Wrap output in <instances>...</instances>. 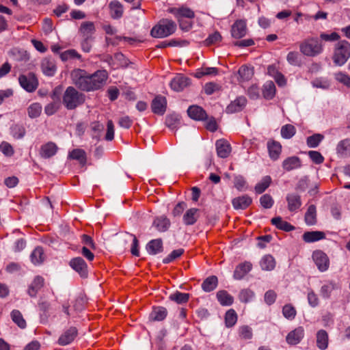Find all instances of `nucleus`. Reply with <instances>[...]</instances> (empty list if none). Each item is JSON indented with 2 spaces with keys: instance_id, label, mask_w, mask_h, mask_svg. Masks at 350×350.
<instances>
[{
  "instance_id": "37998d69",
  "label": "nucleus",
  "mask_w": 350,
  "mask_h": 350,
  "mask_svg": "<svg viewBox=\"0 0 350 350\" xmlns=\"http://www.w3.org/2000/svg\"><path fill=\"white\" fill-rule=\"evenodd\" d=\"M260 265L262 270L271 271L275 267V260L271 255L267 254L262 258Z\"/></svg>"
},
{
  "instance_id": "bb28decb",
  "label": "nucleus",
  "mask_w": 350,
  "mask_h": 350,
  "mask_svg": "<svg viewBox=\"0 0 350 350\" xmlns=\"http://www.w3.org/2000/svg\"><path fill=\"white\" fill-rule=\"evenodd\" d=\"M325 239V234L322 231H307L302 235V239L306 243H313Z\"/></svg>"
},
{
  "instance_id": "f8f14e48",
  "label": "nucleus",
  "mask_w": 350,
  "mask_h": 350,
  "mask_svg": "<svg viewBox=\"0 0 350 350\" xmlns=\"http://www.w3.org/2000/svg\"><path fill=\"white\" fill-rule=\"evenodd\" d=\"M96 28L94 23L92 21H84L81 24L79 29V33L85 40H93V35L95 33Z\"/></svg>"
},
{
  "instance_id": "58836bf2",
  "label": "nucleus",
  "mask_w": 350,
  "mask_h": 350,
  "mask_svg": "<svg viewBox=\"0 0 350 350\" xmlns=\"http://www.w3.org/2000/svg\"><path fill=\"white\" fill-rule=\"evenodd\" d=\"M68 157L72 159L78 161L82 165H84L87 161L86 153L83 149H73L69 152Z\"/></svg>"
},
{
  "instance_id": "79ce46f5",
  "label": "nucleus",
  "mask_w": 350,
  "mask_h": 350,
  "mask_svg": "<svg viewBox=\"0 0 350 350\" xmlns=\"http://www.w3.org/2000/svg\"><path fill=\"white\" fill-rule=\"evenodd\" d=\"M337 153L342 157L350 155V139L341 140L336 147Z\"/></svg>"
},
{
  "instance_id": "e2e57ef3",
  "label": "nucleus",
  "mask_w": 350,
  "mask_h": 350,
  "mask_svg": "<svg viewBox=\"0 0 350 350\" xmlns=\"http://www.w3.org/2000/svg\"><path fill=\"white\" fill-rule=\"evenodd\" d=\"M260 205L265 208H271L273 204L274 200L269 194H264L260 198Z\"/></svg>"
},
{
  "instance_id": "6e6552de",
  "label": "nucleus",
  "mask_w": 350,
  "mask_h": 350,
  "mask_svg": "<svg viewBox=\"0 0 350 350\" xmlns=\"http://www.w3.org/2000/svg\"><path fill=\"white\" fill-rule=\"evenodd\" d=\"M69 265L77 272L81 277L84 278L88 277V265L81 257L72 258L69 262Z\"/></svg>"
},
{
  "instance_id": "c03bdc74",
  "label": "nucleus",
  "mask_w": 350,
  "mask_h": 350,
  "mask_svg": "<svg viewBox=\"0 0 350 350\" xmlns=\"http://www.w3.org/2000/svg\"><path fill=\"white\" fill-rule=\"evenodd\" d=\"M271 183L272 178L270 176L262 177L261 180L255 185V192L258 194L262 193L270 186Z\"/></svg>"
},
{
  "instance_id": "20e7f679",
  "label": "nucleus",
  "mask_w": 350,
  "mask_h": 350,
  "mask_svg": "<svg viewBox=\"0 0 350 350\" xmlns=\"http://www.w3.org/2000/svg\"><path fill=\"white\" fill-rule=\"evenodd\" d=\"M300 52L308 57H314L323 51V45L321 40L315 37H309L299 44Z\"/></svg>"
},
{
  "instance_id": "4468645a",
  "label": "nucleus",
  "mask_w": 350,
  "mask_h": 350,
  "mask_svg": "<svg viewBox=\"0 0 350 350\" xmlns=\"http://www.w3.org/2000/svg\"><path fill=\"white\" fill-rule=\"evenodd\" d=\"M78 335V330L75 327H70L65 330L58 339V344L65 346L71 343Z\"/></svg>"
},
{
  "instance_id": "5fc2aeb1",
  "label": "nucleus",
  "mask_w": 350,
  "mask_h": 350,
  "mask_svg": "<svg viewBox=\"0 0 350 350\" xmlns=\"http://www.w3.org/2000/svg\"><path fill=\"white\" fill-rule=\"evenodd\" d=\"M280 132L283 138L291 139L295 135L296 129L293 125L287 124L282 126Z\"/></svg>"
},
{
  "instance_id": "a211bd4d",
  "label": "nucleus",
  "mask_w": 350,
  "mask_h": 350,
  "mask_svg": "<svg viewBox=\"0 0 350 350\" xmlns=\"http://www.w3.org/2000/svg\"><path fill=\"white\" fill-rule=\"evenodd\" d=\"M301 165V160L297 156H292L286 158L282 164L283 170L287 172L299 169Z\"/></svg>"
},
{
  "instance_id": "864d4df0",
  "label": "nucleus",
  "mask_w": 350,
  "mask_h": 350,
  "mask_svg": "<svg viewBox=\"0 0 350 350\" xmlns=\"http://www.w3.org/2000/svg\"><path fill=\"white\" fill-rule=\"evenodd\" d=\"M336 288V284L333 281H329L323 285L321 288V295L324 298H329L331 293Z\"/></svg>"
},
{
  "instance_id": "c85d7f7f",
  "label": "nucleus",
  "mask_w": 350,
  "mask_h": 350,
  "mask_svg": "<svg viewBox=\"0 0 350 350\" xmlns=\"http://www.w3.org/2000/svg\"><path fill=\"white\" fill-rule=\"evenodd\" d=\"M199 216V209L196 208H189L183 215V222L186 226L193 225L198 221Z\"/></svg>"
},
{
  "instance_id": "7c9ffc66",
  "label": "nucleus",
  "mask_w": 350,
  "mask_h": 350,
  "mask_svg": "<svg viewBox=\"0 0 350 350\" xmlns=\"http://www.w3.org/2000/svg\"><path fill=\"white\" fill-rule=\"evenodd\" d=\"M167 314V309L162 306L153 307L150 314L149 319L153 321H161L164 320Z\"/></svg>"
},
{
  "instance_id": "774afa93",
  "label": "nucleus",
  "mask_w": 350,
  "mask_h": 350,
  "mask_svg": "<svg viewBox=\"0 0 350 350\" xmlns=\"http://www.w3.org/2000/svg\"><path fill=\"white\" fill-rule=\"evenodd\" d=\"M335 78L338 82L342 83L343 85H346L348 88H350L349 75L343 72H338L336 74Z\"/></svg>"
},
{
  "instance_id": "9d476101",
  "label": "nucleus",
  "mask_w": 350,
  "mask_h": 350,
  "mask_svg": "<svg viewBox=\"0 0 350 350\" xmlns=\"http://www.w3.org/2000/svg\"><path fill=\"white\" fill-rule=\"evenodd\" d=\"M167 12L172 14L178 21L183 20V18L191 19L195 17L194 12L190 8L185 6H182L180 8H169L167 10Z\"/></svg>"
},
{
  "instance_id": "cd10ccee",
  "label": "nucleus",
  "mask_w": 350,
  "mask_h": 350,
  "mask_svg": "<svg viewBox=\"0 0 350 350\" xmlns=\"http://www.w3.org/2000/svg\"><path fill=\"white\" fill-rule=\"evenodd\" d=\"M44 284V279L42 276H36L29 286L28 294L32 297H36L38 291L43 287Z\"/></svg>"
},
{
  "instance_id": "f03ea898",
  "label": "nucleus",
  "mask_w": 350,
  "mask_h": 350,
  "mask_svg": "<svg viewBox=\"0 0 350 350\" xmlns=\"http://www.w3.org/2000/svg\"><path fill=\"white\" fill-rule=\"evenodd\" d=\"M85 101V95L72 86H68L62 95V104L68 110H74Z\"/></svg>"
},
{
  "instance_id": "4c0bfd02",
  "label": "nucleus",
  "mask_w": 350,
  "mask_h": 350,
  "mask_svg": "<svg viewBox=\"0 0 350 350\" xmlns=\"http://www.w3.org/2000/svg\"><path fill=\"white\" fill-rule=\"evenodd\" d=\"M304 220L308 226H313L317 224V208L314 205L312 204L308 206L305 214Z\"/></svg>"
},
{
  "instance_id": "5701e85b",
  "label": "nucleus",
  "mask_w": 350,
  "mask_h": 350,
  "mask_svg": "<svg viewBox=\"0 0 350 350\" xmlns=\"http://www.w3.org/2000/svg\"><path fill=\"white\" fill-rule=\"evenodd\" d=\"M57 150V146L54 142H49L41 146L40 154L42 158L49 159L54 156Z\"/></svg>"
},
{
  "instance_id": "4d7b16f0",
  "label": "nucleus",
  "mask_w": 350,
  "mask_h": 350,
  "mask_svg": "<svg viewBox=\"0 0 350 350\" xmlns=\"http://www.w3.org/2000/svg\"><path fill=\"white\" fill-rule=\"evenodd\" d=\"M282 314L286 319L293 320L295 318L297 311L291 304H286L282 308Z\"/></svg>"
},
{
  "instance_id": "aec40b11",
  "label": "nucleus",
  "mask_w": 350,
  "mask_h": 350,
  "mask_svg": "<svg viewBox=\"0 0 350 350\" xmlns=\"http://www.w3.org/2000/svg\"><path fill=\"white\" fill-rule=\"evenodd\" d=\"M247 99L244 96H239L232 101L226 107L228 113H233L242 111L245 107Z\"/></svg>"
},
{
  "instance_id": "72a5a7b5",
  "label": "nucleus",
  "mask_w": 350,
  "mask_h": 350,
  "mask_svg": "<svg viewBox=\"0 0 350 350\" xmlns=\"http://www.w3.org/2000/svg\"><path fill=\"white\" fill-rule=\"evenodd\" d=\"M317 346L321 350H325L328 347L329 336L327 332L324 329H321L317 333Z\"/></svg>"
},
{
  "instance_id": "dca6fc26",
  "label": "nucleus",
  "mask_w": 350,
  "mask_h": 350,
  "mask_svg": "<svg viewBox=\"0 0 350 350\" xmlns=\"http://www.w3.org/2000/svg\"><path fill=\"white\" fill-rule=\"evenodd\" d=\"M217 154L221 158H227L232 150L229 142L225 139H219L215 143Z\"/></svg>"
},
{
  "instance_id": "0eeeda50",
  "label": "nucleus",
  "mask_w": 350,
  "mask_h": 350,
  "mask_svg": "<svg viewBox=\"0 0 350 350\" xmlns=\"http://www.w3.org/2000/svg\"><path fill=\"white\" fill-rule=\"evenodd\" d=\"M312 258L318 269L324 272L329 267V258L328 256L321 250H316L312 252Z\"/></svg>"
},
{
  "instance_id": "4be33fe9",
  "label": "nucleus",
  "mask_w": 350,
  "mask_h": 350,
  "mask_svg": "<svg viewBox=\"0 0 350 350\" xmlns=\"http://www.w3.org/2000/svg\"><path fill=\"white\" fill-rule=\"evenodd\" d=\"M252 269V264L250 262L245 261L239 264L234 271L233 277L236 280H241Z\"/></svg>"
},
{
  "instance_id": "9b49d317",
  "label": "nucleus",
  "mask_w": 350,
  "mask_h": 350,
  "mask_svg": "<svg viewBox=\"0 0 350 350\" xmlns=\"http://www.w3.org/2000/svg\"><path fill=\"white\" fill-rule=\"evenodd\" d=\"M189 79L183 75H176L170 82V88L176 91L180 92L189 85Z\"/></svg>"
},
{
  "instance_id": "f704fd0d",
  "label": "nucleus",
  "mask_w": 350,
  "mask_h": 350,
  "mask_svg": "<svg viewBox=\"0 0 350 350\" xmlns=\"http://www.w3.org/2000/svg\"><path fill=\"white\" fill-rule=\"evenodd\" d=\"M218 285V278L215 275H211L206 278L201 284L202 290L205 292L214 291Z\"/></svg>"
},
{
  "instance_id": "1a4fd4ad",
  "label": "nucleus",
  "mask_w": 350,
  "mask_h": 350,
  "mask_svg": "<svg viewBox=\"0 0 350 350\" xmlns=\"http://www.w3.org/2000/svg\"><path fill=\"white\" fill-rule=\"evenodd\" d=\"M151 109L154 113L162 116L167 109V99L162 95H157L151 103Z\"/></svg>"
},
{
  "instance_id": "3c124183",
  "label": "nucleus",
  "mask_w": 350,
  "mask_h": 350,
  "mask_svg": "<svg viewBox=\"0 0 350 350\" xmlns=\"http://www.w3.org/2000/svg\"><path fill=\"white\" fill-rule=\"evenodd\" d=\"M12 321L21 329L26 327V321L24 319L21 312L18 310H14L11 312Z\"/></svg>"
},
{
  "instance_id": "a19ab883",
  "label": "nucleus",
  "mask_w": 350,
  "mask_h": 350,
  "mask_svg": "<svg viewBox=\"0 0 350 350\" xmlns=\"http://www.w3.org/2000/svg\"><path fill=\"white\" fill-rule=\"evenodd\" d=\"M217 299L222 306H230L233 304L234 298L226 291L221 290L217 293Z\"/></svg>"
},
{
  "instance_id": "c9c22d12",
  "label": "nucleus",
  "mask_w": 350,
  "mask_h": 350,
  "mask_svg": "<svg viewBox=\"0 0 350 350\" xmlns=\"http://www.w3.org/2000/svg\"><path fill=\"white\" fill-rule=\"evenodd\" d=\"M110 15L113 18H119L123 14V6L116 0L112 1L109 4Z\"/></svg>"
},
{
  "instance_id": "39448f33",
  "label": "nucleus",
  "mask_w": 350,
  "mask_h": 350,
  "mask_svg": "<svg viewBox=\"0 0 350 350\" xmlns=\"http://www.w3.org/2000/svg\"><path fill=\"white\" fill-rule=\"evenodd\" d=\"M350 57V43L345 40H339L334 46L333 61L338 66L345 64Z\"/></svg>"
},
{
  "instance_id": "0e129e2a",
  "label": "nucleus",
  "mask_w": 350,
  "mask_h": 350,
  "mask_svg": "<svg viewBox=\"0 0 350 350\" xmlns=\"http://www.w3.org/2000/svg\"><path fill=\"white\" fill-rule=\"evenodd\" d=\"M221 40V34L219 32L215 31L208 36V37L204 40V44L206 46H211L219 42Z\"/></svg>"
},
{
  "instance_id": "bf43d9fd",
  "label": "nucleus",
  "mask_w": 350,
  "mask_h": 350,
  "mask_svg": "<svg viewBox=\"0 0 350 350\" xmlns=\"http://www.w3.org/2000/svg\"><path fill=\"white\" fill-rule=\"evenodd\" d=\"M218 73V70L216 68L213 67H207V68H201L198 69L196 73V77L198 78H201L203 76L206 75H217Z\"/></svg>"
},
{
  "instance_id": "13d9d810",
  "label": "nucleus",
  "mask_w": 350,
  "mask_h": 350,
  "mask_svg": "<svg viewBox=\"0 0 350 350\" xmlns=\"http://www.w3.org/2000/svg\"><path fill=\"white\" fill-rule=\"evenodd\" d=\"M81 56L75 49H70L62 52L60 54V58L63 62L68 61L71 59H81Z\"/></svg>"
},
{
  "instance_id": "de8ad7c7",
  "label": "nucleus",
  "mask_w": 350,
  "mask_h": 350,
  "mask_svg": "<svg viewBox=\"0 0 350 350\" xmlns=\"http://www.w3.org/2000/svg\"><path fill=\"white\" fill-rule=\"evenodd\" d=\"M170 299L178 304L187 303L190 298V295L186 293L176 291L170 295Z\"/></svg>"
},
{
  "instance_id": "b1692460",
  "label": "nucleus",
  "mask_w": 350,
  "mask_h": 350,
  "mask_svg": "<svg viewBox=\"0 0 350 350\" xmlns=\"http://www.w3.org/2000/svg\"><path fill=\"white\" fill-rule=\"evenodd\" d=\"M236 75L239 83L247 81L250 80L254 75L253 68L243 65L239 68Z\"/></svg>"
},
{
  "instance_id": "7ed1b4c3",
  "label": "nucleus",
  "mask_w": 350,
  "mask_h": 350,
  "mask_svg": "<svg viewBox=\"0 0 350 350\" xmlns=\"http://www.w3.org/2000/svg\"><path fill=\"white\" fill-rule=\"evenodd\" d=\"M176 29V24L172 20L163 18L156 24L150 31L153 38H163L173 34Z\"/></svg>"
},
{
  "instance_id": "f3484780",
  "label": "nucleus",
  "mask_w": 350,
  "mask_h": 350,
  "mask_svg": "<svg viewBox=\"0 0 350 350\" xmlns=\"http://www.w3.org/2000/svg\"><path fill=\"white\" fill-rule=\"evenodd\" d=\"M41 69L42 72L48 77H53L57 70L55 61L51 57H45L42 60Z\"/></svg>"
},
{
  "instance_id": "69168bd1",
  "label": "nucleus",
  "mask_w": 350,
  "mask_h": 350,
  "mask_svg": "<svg viewBox=\"0 0 350 350\" xmlns=\"http://www.w3.org/2000/svg\"><path fill=\"white\" fill-rule=\"evenodd\" d=\"M308 154L312 161L315 164H321L325 160L323 156L318 151L310 150L308 152Z\"/></svg>"
},
{
  "instance_id": "6ab92c4d",
  "label": "nucleus",
  "mask_w": 350,
  "mask_h": 350,
  "mask_svg": "<svg viewBox=\"0 0 350 350\" xmlns=\"http://www.w3.org/2000/svg\"><path fill=\"white\" fill-rule=\"evenodd\" d=\"M286 200L287 208L290 212H297L301 206L302 202L299 195L296 193H288Z\"/></svg>"
},
{
  "instance_id": "09e8293b",
  "label": "nucleus",
  "mask_w": 350,
  "mask_h": 350,
  "mask_svg": "<svg viewBox=\"0 0 350 350\" xmlns=\"http://www.w3.org/2000/svg\"><path fill=\"white\" fill-rule=\"evenodd\" d=\"M238 336L241 340H251L253 337L252 327L247 325L240 326L238 329Z\"/></svg>"
},
{
  "instance_id": "603ef678",
  "label": "nucleus",
  "mask_w": 350,
  "mask_h": 350,
  "mask_svg": "<svg viewBox=\"0 0 350 350\" xmlns=\"http://www.w3.org/2000/svg\"><path fill=\"white\" fill-rule=\"evenodd\" d=\"M323 139V135L320 133H315L307 137V146L310 148H317Z\"/></svg>"
},
{
  "instance_id": "393cba45",
  "label": "nucleus",
  "mask_w": 350,
  "mask_h": 350,
  "mask_svg": "<svg viewBox=\"0 0 350 350\" xmlns=\"http://www.w3.org/2000/svg\"><path fill=\"white\" fill-rule=\"evenodd\" d=\"M188 116L195 120H204L207 118L206 111L198 105L190 106L187 109Z\"/></svg>"
},
{
  "instance_id": "49530a36",
  "label": "nucleus",
  "mask_w": 350,
  "mask_h": 350,
  "mask_svg": "<svg viewBox=\"0 0 350 350\" xmlns=\"http://www.w3.org/2000/svg\"><path fill=\"white\" fill-rule=\"evenodd\" d=\"M181 117L178 114L172 113L166 116L165 124L170 129H176L180 124Z\"/></svg>"
},
{
  "instance_id": "680f3d73",
  "label": "nucleus",
  "mask_w": 350,
  "mask_h": 350,
  "mask_svg": "<svg viewBox=\"0 0 350 350\" xmlns=\"http://www.w3.org/2000/svg\"><path fill=\"white\" fill-rule=\"evenodd\" d=\"M11 132L14 138L21 139L25 134V129L22 125L15 124L12 127Z\"/></svg>"
},
{
  "instance_id": "a18cd8bd",
  "label": "nucleus",
  "mask_w": 350,
  "mask_h": 350,
  "mask_svg": "<svg viewBox=\"0 0 350 350\" xmlns=\"http://www.w3.org/2000/svg\"><path fill=\"white\" fill-rule=\"evenodd\" d=\"M238 316L234 309H229L225 314L224 322L226 327H232L237 322Z\"/></svg>"
},
{
  "instance_id": "2eb2a0df",
  "label": "nucleus",
  "mask_w": 350,
  "mask_h": 350,
  "mask_svg": "<svg viewBox=\"0 0 350 350\" xmlns=\"http://www.w3.org/2000/svg\"><path fill=\"white\" fill-rule=\"evenodd\" d=\"M304 336V329L299 326L290 332L286 337V342L291 345H295L301 342Z\"/></svg>"
},
{
  "instance_id": "423d86ee",
  "label": "nucleus",
  "mask_w": 350,
  "mask_h": 350,
  "mask_svg": "<svg viewBox=\"0 0 350 350\" xmlns=\"http://www.w3.org/2000/svg\"><path fill=\"white\" fill-rule=\"evenodd\" d=\"M21 86L28 92H34L38 87V81L35 74L29 72L27 75H21L18 77Z\"/></svg>"
},
{
  "instance_id": "ddd939ff",
  "label": "nucleus",
  "mask_w": 350,
  "mask_h": 350,
  "mask_svg": "<svg viewBox=\"0 0 350 350\" xmlns=\"http://www.w3.org/2000/svg\"><path fill=\"white\" fill-rule=\"evenodd\" d=\"M247 33L246 21L243 19L237 20L232 26L231 34L234 38H241Z\"/></svg>"
},
{
  "instance_id": "412c9836",
  "label": "nucleus",
  "mask_w": 350,
  "mask_h": 350,
  "mask_svg": "<svg viewBox=\"0 0 350 350\" xmlns=\"http://www.w3.org/2000/svg\"><path fill=\"white\" fill-rule=\"evenodd\" d=\"M252 202V199L247 195H243L234 198L232 200V204L234 209L245 210L248 208Z\"/></svg>"
},
{
  "instance_id": "c756f323",
  "label": "nucleus",
  "mask_w": 350,
  "mask_h": 350,
  "mask_svg": "<svg viewBox=\"0 0 350 350\" xmlns=\"http://www.w3.org/2000/svg\"><path fill=\"white\" fill-rule=\"evenodd\" d=\"M31 262L35 265H40L44 262L46 259V255L42 247H36L30 255Z\"/></svg>"
},
{
  "instance_id": "473e14b6",
  "label": "nucleus",
  "mask_w": 350,
  "mask_h": 350,
  "mask_svg": "<svg viewBox=\"0 0 350 350\" xmlns=\"http://www.w3.org/2000/svg\"><path fill=\"white\" fill-rule=\"evenodd\" d=\"M170 219L164 215L157 217L154 219L153 226L159 232H165L168 230L170 226Z\"/></svg>"
},
{
  "instance_id": "6e6d98bb",
  "label": "nucleus",
  "mask_w": 350,
  "mask_h": 350,
  "mask_svg": "<svg viewBox=\"0 0 350 350\" xmlns=\"http://www.w3.org/2000/svg\"><path fill=\"white\" fill-rule=\"evenodd\" d=\"M61 108V103L59 100L51 102L44 107V112L47 116H52Z\"/></svg>"
},
{
  "instance_id": "e433bc0d",
  "label": "nucleus",
  "mask_w": 350,
  "mask_h": 350,
  "mask_svg": "<svg viewBox=\"0 0 350 350\" xmlns=\"http://www.w3.org/2000/svg\"><path fill=\"white\" fill-rule=\"evenodd\" d=\"M146 250L150 254L154 255L163 251V242L161 239H153L146 245Z\"/></svg>"
},
{
  "instance_id": "a878e982",
  "label": "nucleus",
  "mask_w": 350,
  "mask_h": 350,
  "mask_svg": "<svg viewBox=\"0 0 350 350\" xmlns=\"http://www.w3.org/2000/svg\"><path fill=\"white\" fill-rule=\"evenodd\" d=\"M267 148L270 158L273 161L278 160L282 152L281 144L275 140L269 141L267 142Z\"/></svg>"
},
{
  "instance_id": "8fccbe9b",
  "label": "nucleus",
  "mask_w": 350,
  "mask_h": 350,
  "mask_svg": "<svg viewBox=\"0 0 350 350\" xmlns=\"http://www.w3.org/2000/svg\"><path fill=\"white\" fill-rule=\"evenodd\" d=\"M27 110L30 118H36L40 116L42 107L39 103H33L27 107Z\"/></svg>"
},
{
  "instance_id": "ea45409f",
  "label": "nucleus",
  "mask_w": 350,
  "mask_h": 350,
  "mask_svg": "<svg viewBox=\"0 0 350 350\" xmlns=\"http://www.w3.org/2000/svg\"><path fill=\"white\" fill-rule=\"evenodd\" d=\"M276 88L273 81H267L262 88L263 97L267 100H271L275 95Z\"/></svg>"
},
{
  "instance_id": "2f4dec72",
  "label": "nucleus",
  "mask_w": 350,
  "mask_h": 350,
  "mask_svg": "<svg viewBox=\"0 0 350 350\" xmlns=\"http://www.w3.org/2000/svg\"><path fill=\"white\" fill-rule=\"evenodd\" d=\"M272 225L275 226L278 229L285 231L291 232L295 230V227L286 221L282 219L281 217H273L271 220Z\"/></svg>"
},
{
  "instance_id": "338daca9",
  "label": "nucleus",
  "mask_w": 350,
  "mask_h": 350,
  "mask_svg": "<svg viewBox=\"0 0 350 350\" xmlns=\"http://www.w3.org/2000/svg\"><path fill=\"white\" fill-rule=\"evenodd\" d=\"M184 253V250L180 248L173 250L166 258L163 259L164 263H170L174 260L180 257Z\"/></svg>"
},
{
  "instance_id": "f257e3e1",
  "label": "nucleus",
  "mask_w": 350,
  "mask_h": 350,
  "mask_svg": "<svg viewBox=\"0 0 350 350\" xmlns=\"http://www.w3.org/2000/svg\"><path fill=\"white\" fill-rule=\"evenodd\" d=\"M72 83L79 90L90 92L101 90L109 79V73L106 70H97L92 74L85 70L75 68L70 72Z\"/></svg>"
},
{
  "instance_id": "052dcab7",
  "label": "nucleus",
  "mask_w": 350,
  "mask_h": 350,
  "mask_svg": "<svg viewBox=\"0 0 350 350\" xmlns=\"http://www.w3.org/2000/svg\"><path fill=\"white\" fill-rule=\"evenodd\" d=\"M319 38L321 41L324 42H335L339 40L340 38V35L336 32H332L327 33L325 32H321L319 35Z\"/></svg>"
}]
</instances>
